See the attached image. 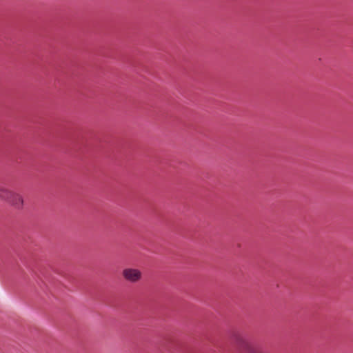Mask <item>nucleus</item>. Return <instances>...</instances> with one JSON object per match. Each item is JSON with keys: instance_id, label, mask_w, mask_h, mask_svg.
I'll return each instance as SVG.
<instances>
[{"instance_id": "nucleus-1", "label": "nucleus", "mask_w": 353, "mask_h": 353, "mask_svg": "<svg viewBox=\"0 0 353 353\" xmlns=\"http://www.w3.org/2000/svg\"><path fill=\"white\" fill-rule=\"evenodd\" d=\"M0 199L17 210H22L24 201L22 195L15 191L0 185Z\"/></svg>"}, {"instance_id": "nucleus-3", "label": "nucleus", "mask_w": 353, "mask_h": 353, "mask_svg": "<svg viewBox=\"0 0 353 353\" xmlns=\"http://www.w3.org/2000/svg\"><path fill=\"white\" fill-rule=\"evenodd\" d=\"M245 345L246 346V347H248V349L250 353H262L261 352L256 351V350H253L252 348L250 347L249 345L247 343H245Z\"/></svg>"}, {"instance_id": "nucleus-2", "label": "nucleus", "mask_w": 353, "mask_h": 353, "mask_svg": "<svg viewBox=\"0 0 353 353\" xmlns=\"http://www.w3.org/2000/svg\"><path fill=\"white\" fill-rule=\"evenodd\" d=\"M122 275L126 281L131 283H137L142 277V273L139 270L131 268L123 269Z\"/></svg>"}]
</instances>
